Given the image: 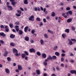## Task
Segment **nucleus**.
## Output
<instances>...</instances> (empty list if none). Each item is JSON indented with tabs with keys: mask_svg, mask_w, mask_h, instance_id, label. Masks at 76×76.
<instances>
[{
	"mask_svg": "<svg viewBox=\"0 0 76 76\" xmlns=\"http://www.w3.org/2000/svg\"><path fill=\"white\" fill-rule=\"evenodd\" d=\"M34 15L31 16L29 18V20H31V21H34Z\"/></svg>",
	"mask_w": 76,
	"mask_h": 76,
	"instance_id": "obj_1",
	"label": "nucleus"
},
{
	"mask_svg": "<svg viewBox=\"0 0 76 76\" xmlns=\"http://www.w3.org/2000/svg\"><path fill=\"white\" fill-rule=\"evenodd\" d=\"M29 51L30 53H35V50L33 48H32L31 49H30Z\"/></svg>",
	"mask_w": 76,
	"mask_h": 76,
	"instance_id": "obj_2",
	"label": "nucleus"
},
{
	"mask_svg": "<svg viewBox=\"0 0 76 76\" xmlns=\"http://www.w3.org/2000/svg\"><path fill=\"white\" fill-rule=\"evenodd\" d=\"M5 72L7 74H9L10 73V70L8 68H6L5 70Z\"/></svg>",
	"mask_w": 76,
	"mask_h": 76,
	"instance_id": "obj_3",
	"label": "nucleus"
},
{
	"mask_svg": "<svg viewBox=\"0 0 76 76\" xmlns=\"http://www.w3.org/2000/svg\"><path fill=\"white\" fill-rule=\"evenodd\" d=\"M7 7L8 8V9L9 10H11V11L13 10V7H12L10 5L9 6H8Z\"/></svg>",
	"mask_w": 76,
	"mask_h": 76,
	"instance_id": "obj_4",
	"label": "nucleus"
},
{
	"mask_svg": "<svg viewBox=\"0 0 76 76\" xmlns=\"http://www.w3.org/2000/svg\"><path fill=\"white\" fill-rule=\"evenodd\" d=\"M10 37L11 39H13V38H14L15 37V35L13 34H11L10 35Z\"/></svg>",
	"mask_w": 76,
	"mask_h": 76,
	"instance_id": "obj_5",
	"label": "nucleus"
},
{
	"mask_svg": "<svg viewBox=\"0 0 76 76\" xmlns=\"http://www.w3.org/2000/svg\"><path fill=\"white\" fill-rule=\"evenodd\" d=\"M12 51L13 53H15V54L18 52V50L15 48L13 49Z\"/></svg>",
	"mask_w": 76,
	"mask_h": 76,
	"instance_id": "obj_6",
	"label": "nucleus"
},
{
	"mask_svg": "<svg viewBox=\"0 0 76 76\" xmlns=\"http://www.w3.org/2000/svg\"><path fill=\"white\" fill-rule=\"evenodd\" d=\"M0 36L5 37V36H6V34H4L3 32H1L0 33Z\"/></svg>",
	"mask_w": 76,
	"mask_h": 76,
	"instance_id": "obj_7",
	"label": "nucleus"
},
{
	"mask_svg": "<svg viewBox=\"0 0 76 76\" xmlns=\"http://www.w3.org/2000/svg\"><path fill=\"white\" fill-rule=\"evenodd\" d=\"M37 8L36 7H35L34 8L35 11H40V9H39V7H37Z\"/></svg>",
	"mask_w": 76,
	"mask_h": 76,
	"instance_id": "obj_8",
	"label": "nucleus"
},
{
	"mask_svg": "<svg viewBox=\"0 0 76 76\" xmlns=\"http://www.w3.org/2000/svg\"><path fill=\"white\" fill-rule=\"evenodd\" d=\"M28 29V26H26V27H25L24 28V31L25 32H27Z\"/></svg>",
	"mask_w": 76,
	"mask_h": 76,
	"instance_id": "obj_9",
	"label": "nucleus"
},
{
	"mask_svg": "<svg viewBox=\"0 0 76 76\" xmlns=\"http://www.w3.org/2000/svg\"><path fill=\"white\" fill-rule=\"evenodd\" d=\"M29 37L28 36H26L25 37V40L26 41H29Z\"/></svg>",
	"mask_w": 76,
	"mask_h": 76,
	"instance_id": "obj_10",
	"label": "nucleus"
},
{
	"mask_svg": "<svg viewBox=\"0 0 76 76\" xmlns=\"http://www.w3.org/2000/svg\"><path fill=\"white\" fill-rule=\"evenodd\" d=\"M18 69L19 70H21L22 69V68L21 66L18 65Z\"/></svg>",
	"mask_w": 76,
	"mask_h": 76,
	"instance_id": "obj_11",
	"label": "nucleus"
},
{
	"mask_svg": "<svg viewBox=\"0 0 76 76\" xmlns=\"http://www.w3.org/2000/svg\"><path fill=\"white\" fill-rule=\"evenodd\" d=\"M42 58H46L47 57V55H46V54L45 53H43L42 54Z\"/></svg>",
	"mask_w": 76,
	"mask_h": 76,
	"instance_id": "obj_12",
	"label": "nucleus"
},
{
	"mask_svg": "<svg viewBox=\"0 0 76 76\" xmlns=\"http://www.w3.org/2000/svg\"><path fill=\"white\" fill-rule=\"evenodd\" d=\"M47 59L48 61L50 60H52V57L51 56H49L47 58Z\"/></svg>",
	"mask_w": 76,
	"mask_h": 76,
	"instance_id": "obj_13",
	"label": "nucleus"
},
{
	"mask_svg": "<svg viewBox=\"0 0 76 76\" xmlns=\"http://www.w3.org/2000/svg\"><path fill=\"white\" fill-rule=\"evenodd\" d=\"M55 54L57 56H60V53L58 52H56L55 53Z\"/></svg>",
	"mask_w": 76,
	"mask_h": 76,
	"instance_id": "obj_14",
	"label": "nucleus"
},
{
	"mask_svg": "<svg viewBox=\"0 0 76 76\" xmlns=\"http://www.w3.org/2000/svg\"><path fill=\"white\" fill-rule=\"evenodd\" d=\"M72 21V19L71 18H69L67 20V22L68 23H69V22H71Z\"/></svg>",
	"mask_w": 76,
	"mask_h": 76,
	"instance_id": "obj_15",
	"label": "nucleus"
},
{
	"mask_svg": "<svg viewBox=\"0 0 76 76\" xmlns=\"http://www.w3.org/2000/svg\"><path fill=\"white\" fill-rule=\"evenodd\" d=\"M22 57L23 58H24L26 57V55L25 54H21Z\"/></svg>",
	"mask_w": 76,
	"mask_h": 76,
	"instance_id": "obj_16",
	"label": "nucleus"
},
{
	"mask_svg": "<svg viewBox=\"0 0 76 76\" xmlns=\"http://www.w3.org/2000/svg\"><path fill=\"white\" fill-rule=\"evenodd\" d=\"M11 2V4L13 6H15L16 4L17 3V2H16L13 1Z\"/></svg>",
	"mask_w": 76,
	"mask_h": 76,
	"instance_id": "obj_17",
	"label": "nucleus"
},
{
	"mask_svg": "<svg viewBox=\"0 0 76 76\" xmlns=\"http://www.w3.org/2000/svg\"><path fill=\"white\" fill-rule=\"evenodd\" d=\"M52 59L53 60H56L57 59V57L56 56H53L52 57Z\"/></svg>",
	"mask_w": 76,
	"mask_h": 76,
	"instance_id": "obj_18",
	"label": "nucleus"
},
{
	"mask_svg": "<svg viewBox=\"0 0 76 76\" xmlns=\"http://www.w3.org/2000/svg\"><path fill=\"white\" fill-rule=\"evenodd\" d=\"M15 56H20V53H18V52L16 53L15 54Z\"/></svg>",
	"mask_w": 76,
	"mask_h": 76,
	"instance_id": "obj_19",
	"label": "nucleus"
},
{
	"mask_svg": "<svg viewBox=\"0 0 76 76\" xmlns=\"http://www.w3.org/2000/svg\"><path fill=\"white\" fill-rule=\"evenodd\" d=\"M62 36L63 38H65V37H66V34H64L62 35Z\"/></svg>",
	"mask_w": 76,
	"mask_h": 76,
	"instance_id": "obj_20",
	"label": "nucleus"
},
{
	"mask_svg": "<svg viewBox=\"0 0 76 76\" xmlns=\"http://www.w3.org/2000/svg\"><path fill=\"white\" fill-rule=\"evenodd\" d=\"M19 34L20 35H22L23 34V31L21 30H19Z\"/></svg>",
	"mask_w": 76,
	"mask_h": 76,
	"instance_id": "obj_21",
	"label": "nucleus"
},
{
	"mask_svg": "<svg viewBox=\"0 0 76 76\" xmlns=\"http://www.w3.org/2000/svg\"><path fill=\"white\" fill-rule=\"evenodd\" d=\"M7 54H8V52H7V51H6L4 54V56H5V57H6V56H7Z\"/></svg>",
	"mask_w": 76,
	"mask_h": 76,
	"instance_id": "obj_22",
	"label": "nucleus"
},
{
	"mask_svg": "<svg viewBox=\"0 0 76 76\" xmlns=\"http://www.w3.org/2000/svg\"><path fill=\"white\" fill-rule=\"evenodd\" d=\"M37 75H40V71L37 70L36 71Z\"/></svg>",
	"mask_w": 76,
	"mask_h": 76,
	"instance_id": "obj_23",
	"label": "nucleus"
},
{
	"mask_svg": "<svg viewBox=\"0 0 76 76\" xmlns=\"http://www.w3.org/2000/svg\"><path fill=\"white\" fill-rule=\"evenodd\" d=\"M9 26L10 28H12L14 26V25L13 24H9Z\"/></svg>",
	"mask_w": 76,
	"mask_h": 76,
	"instance_id": "obj_24",
	"label": "nucleus"
},
{
	"mask_svg": "<svg viewBox=\"0 0 76 76\" xmlns=\"http://www.w3.org/2000/svg\"><path fill=\"white\" fill-rule=\"evenodd\" d=\"M53 17H54L56 15V14H55V12H52V14L51 15Z\"/></svg>",
	"mask_w": 76,
	"mask_h": 76,
	"instance_id": "obj_25",
	"label": "nucleus"
},
{
	"mask_svg": "<svg viewBox=\"0 0 76 76\" xmlns=\"http://www.w3.org/2000/svg\"><path fill=\"white\" fill-rule=\"evenodd\" d=\"M65 32H67V33H69V29H66L65 30Z\"/></svg>",
	"mask_w": 76,
	"mask_h": 76,
	"instance_id": "obj_26",
	"label": "nucleus"
},
{
	"mask_svg": "<svg viewBox=\"0 0 76 76\" xmlns=\"http://www.w3.org/2000/svg\"><path fill=\"white\" fill-rule=\"evenodd\" d=\"M40 42H41L40 43L41 45H44V41L42 39H41Z\"/></svg>",
	"mask_w": 76,
	"mask_h": 76,
	"instance_id": "obj_27",
	"label": "nucleus"
},
{
	"mask_svg": "<svg viewBox=\"0 0 76 76\" xmlns=\"http://www.w3.org/2000/svg\"><path fill=\"white\" fill-rule=\"evenodd\" d=\"M24 3L26 4H28V0H24Z\"/></svg>",
	"mask_w": 76,
	"mask_h": 76,
	"instance_id": "obj_28",
	"label": "nucleus"
},
{
	"mask_svg": "<svg viewBox=\"0 0 76 76\" xmlns=\"http://www.w3.org/2000/svg\"><path fill=\"white\" fill-rule=\"evenodd\" d=\"M24 53L26 55V56H29V53L26 51H24Z\"/></svg>",
	"mask_w": 76,
	"mask_h": 76,
	"instance_id": "obj_29",
	"label": "nucleus"
},
{
	"mask_svg": "<svg viewBox=\"0 0 76 76\" xmlns=\"http://www.w3.org/2000/svg\"><path fill=\"white\" fill-rule=\"evenodd\" d=\"M75 70H71L70 71V73L72 74H74L75 73Z\"/></svg>",
	"mask_w": 76,
	"mask_h": 76,
	"instance_id": "obj_30",
	"label": "nucleus"
},
{
	"mask_svg": "<svg viewBox=\"0 0 76 76\" xmlns=\"http://www.w3.org/2000/svg\"><path fill=\"white\" fill-rule=\"evenodd\" d=\"M37 54L38 56H40L41 55V53L39 52H37Z\"/></svg>",
	"mask_w": 76,
	"mask_h": 76,
	"instance_id": "obj_31",
	"label": "nucleus"
},
{
	"mask_svg": "<svg viewBox=\"0 0 76 76\" xmlns=\"http://www.w3.org/2000/svg\"><path fill=\"white\" fill-rule=\"evenodd\" d=\"M72 41H74V42H76V40L75 39H71Z\"/></svg>",
	"mask_w": 76,
	"mask_h": 76,
	"instance_id": "obj_32",
	"label": "nucleus"
},
{
	"mask_svg": "<svg viewBox=\"0 0 76 76\" xmlns=\"http://www.w3.org/2000/svg\"><path fill=\"white\" fill-rule=\"evenodd\" d=\"M17 12L18 13H19L20 15L21 14V13H22V11H20V10H18Z\"/></svg>",
	"mask_w": 76,
	"mask_h": 76,
	"instance_id": "obj_33",
	"label": "nucleus"
},
{
	"mask_svg": "<svg viewBox=\"0 0 76 76\" xmlns=\"http://www.w3.org/2000/svg\"><path fill=\"white\" fill-rule=\"evenodd\" d=\"M48 32H49V33H50V34H53V31L50 30H48Z\"/></svg>",
	"mask_w": 76,
	"mask_h": 76,
	"instance_id": "obj_34",
	"label": "nucleus"
},
{
	"mask_svg": "<svg viewBox=\"0 0 76 76\" xmlns=\"http://www.w3.org/2000/svg\"><path fill=\"white\" fill-rule=\"evenodd\" d=\"M36 20H37V21H39L41 20V19H40V18H39L37 17L36 18Z\"/></svg>",
	"mask_w": 76,
	"mask_h": 76,
	"instance_id": "obj_35",
	"label": "nucleus"
},
{
	"mask_svg": "<svg viewBox=\"0 0 76 76\" xmlns=\"http://www.w3.org/2000/svg\"><path fill=\"white\" fill-rule=\"evenodd\" d=\"M57 46H54V48H53V50H54V51H56V50H57Z\"/></svg>",
	"mask_w": 76,
	"mask_h": 76,
	"instance_id": "obj_36",
	"label": "nucleus"
},
{
	"mask_svg": "<svg viewBox=\"0 0 76 76\" xmlns=\"http://www.w3.org/2000/svg\"><path fill=\"white\" fill-rule=\"evenodd\" d=\"M10 45L11 46H12V47H14L15 45V44L13 42L11 43H10Z\"/></svg>",
	"mask_w": 76,
	"mask_h": 76,
	"instance_id": "obj_37",
	"label": "nucleus"
},
{
	"mask_svg": "<svg viewBox=\"0 0 76 76\" xmlns=\"http://www.w3.org/2000/svg\"><path fill=\"white\" fill-rule=\"evenodd\" d=\"M7 60L8 61H11V58L9 57H8L7 58Z\"/></svg>",
	"mask_w": 76,
	"mask_h": 76,
	"instance_id": "obj_38",
	"label": "nucleus"
},
{
	"mask_svg": "<svg viewBox=\"0 0 76 76\" xmlns=\"http://www.w3.org/2000/svg\"><path fill=\"white\" fill-rule=\"evenodd\" d=\"M69 44L70 45H71L73 44V42H72V41H70L69 42Z\"/></svg>",
	"mask_w": 76,
	"mask_h": 76,
	"instance_id": "obj_39",
	"label": "nucleus"
},
{
	"mask_svg": "<svg viewBox=\"0 0 76 76\" xmlns=\"http://www.w3.org/2000/svg\"><path fill=\"white\" fill-rule=\"evenodd\" d=\"M71 28L73 31H75V30L76 29V28H75V27L74 26H72Z\"/></svg>",
	"mask_w": 76,
	"mask_h": 76,
	"instance_id": "obj_40",
	"label": "nucleus"
},
{
	"mask_svg": "<svg viewBox=\"0 0 76 76\" xmlns=\"http://www.w3.org/2000/svg\"><path fill=\"white\" fill-rule=\"evenodd\" d=\"M73 13L72 12V11H68V13L70 15H72V13Z\"/></svg>",
	"mask_w": 76,
	"mask_h": 76,
	"instance_id": "obj_41",
	"label": "nucleus"
},
{
	"mask_svg": "<svg viewBox=\"0 0 76 76\" xmlns=\"http://www.w3.org/2000/svg\"><path fill=\"white\" fill-rule=\"evenodd\" d=\"M35 32V31L34 30H33L31 31V33L32 34H34Z\"/></svg>",
	"mask_w": 76,
	"mask_h": 76,
	"instance_id": "obj_42",
	"label": "nucleus"
},
{
	"mask_svg": "<svg viewBox=\"0 0 76 76\" xmlns=\"http://www.w3.org/2000/svg\"><path fill=\"white\" fill-rule=\"evenodd\" d=\"M43 64H44V66H47V63L46 62H43Z\"/></svg>",
	"mask_w": 76,
	"mask_h": 76,
	"instance_id": "obj_43",
	"label": "nucleus"
},
{
	"mask_svg": "<svg viewBox=\"0 0 76 76\" xmlns=\"http://www.w3.org/2000/svg\"><path fill=\"white\" fill-rule=\"evenodd\" d=\"M19 29H20L19 28H15V30H16L17 32H18V31H20V30H19Z\"/></svg>",
	"mask_w": 76,
	"mask_h": 76,
	"instance_id": "obj_44",
	"label": "nucleus"
},
{
	"mask_svg": "<svg viewBox=\"0 0 76 76\" xmlns=\"http://www.w3.org/2000/svg\"><path fill=\"white\" fill-rule=\"evenodd\" d=\"M66 10H70V8L69 7H67L66 8Z\"/></svg>",
	"mask_w": 76,
	"mask_h": 76,
	"instance_id": "obj_45",
	"label": "nucleus"
},
{
	"mask_svg": "<svg viewBox=\"0 0 76 76\" xmlns=\"http://www.w3.org/2000/svg\"><path fill=\"white\" fill-rule=\"evenodd\" d=\"M44 37L46 38H48V36H47V34H44Z\"/></svg>",
	"mask_w": 76,
	"mask_h": 76,
	"instance_id": "obj_46",
	"label": "nucleus"
},
{
	"mask_svg": "<svg viewBox=\"0 0 76 76\" xmlns=\"http://www.w3.org/2000/svg\"><path fill=\"white\" fill-rule=\"evenodd\" d=\"M16 16H18V17H19V16H20L21 15L20 14H16Z\"/></svg>",
	"mask_w": 76,
	"mask_h": 76,
	"instance_id": "obj_47",
	"label": "nucleus"
},
{
	"mask_svg": "<svg viewBox=\"0 0 76 76\" xmlns=\"http://www.w3.org/2000/svg\"><path fill=\"white\" fill-rule=\"evenodd\" d=\"M0 42L2 44H4V41L2 40H0Z\"/></svg>",
	"mask_w": 76,
	"mask_h": 76,
	"instance_id": "obj_48",
	"label": "nucleus"
},
{
	"mask_svg": "<svg viewBox=\"0 0 76 76\" xmlns=\"http://www.w3.org/2000/svg\"><path fill=\"white\" fill-rule=\"evenodd\" d=\"M9 4H10V3H9V2H7V7H8V6H9Z\"/></svg>",
	"mask_w": 76,
	"mask_h": 76,
	"instance_id": "obj_49",
	"label": "nucleus"
},
{
	"mask_svg": "<svg viewBox=\"0 0 76 76\" xmlns=\"http://www.w3.org/2000/svg\"><path fill=\"white\" fill-rule=\"evenodd\" d=\"M5 31H6V32H9V28H6L5 29Z\"/></svg>",
	"mask_w": 76,
	"mask_h": 76,
	"instance_id": "obj_50",
	"label": "nucleus"
},
{
	"mask_svg": "<svg viewBox=\"0 0 76 76\" xmlns=\"http://www.w3.org/2000/svg\"><path fill=\"white\" fill-rule=\"evenodd\" d=\"M43 22L44 23H46V19L45 18H44L43 19Z\"/></svg>",
	"mask_w": 76,
	"mask_h": 76,
	"instance_id": "obj_51",
	"label": "nucleus"
},
{
	"mask_svg": "<svg viewBox=\"0 0 76 76\" xmlns=\"http://www.w3.org/2000/svg\"><path fill=\"white\" fill-rule=\"evenodd\" d=\"M0 27L1 28H3V29L4 28V26L3 25H1V26Z\"/></svg>",
	"mask_w": 76,
	"mask_h": 76,
	"instance_id": "obj_52",
	"label": "nucleus"
},
{
	"mask_svg": "<svg viewBox=\"0 0 76 76\" xmlns=\"http://www.w3.org/2000/svg\"><path fill=\"white\" fill-rule=\"evenodd\" d=\"M61 56L62 57H64V56H65V54L64 53H62L61 54Z\"/></svg>",
	"mask_w": 76,
	"mask_h": 76,
	"instance_id": "obj_53",
	"label": "nucleus"
},
{
	"mask_svg": "<svg viewBox=\"0 0 76 76\" xmlns=\"http://www.w3.org/2000/svg\"><path fill=\"white\" fill-rule=\"evenodd\" d=\"M20 9L21 11H22L23 12L24 11V10H23V8H22L20 7Z\"/></svg>",
	"mask_w": 76,
	"mask_h": 76,
	"instance_id": "obj_54",
	"label": "nucleus"
},
{
	"mask_svg": "<svg viewBox=\"0 0 76 76\" xmlns=\"http://www.w3.org/2000/svg\"><path fill=\"white\" fill-rule=\"evenodd\" d=\"M47 19H48V20L50 19V17L48 16L46 17Z\"/></svg>",
	"mask_w": 76,
	"mask_h": 76,
	"instance_id": "obj_55",
	"label": "nucleus"
},
{
	"mask_svg": "<svg viewBox=\"0 0 76 76\" xmlns=\"http://www.w3.org/2000/svg\"><path fill=\"white\" fill-rule=\"evenodd\" d=\"M51 76H57V75H56L55 74L53 73L52 74Z\"/></svg>",
	"mask_w": 76,
	"mask_h": 76,
	"instance_id": "obj_56",
	"label": "nucleus"
},
{
	"mask_svg": "<svg viewBox=\"0 0 76 76\" xmlns=\"http://www.w3.org/2000/svg\"><path fill=\"white\" fill-rule=\"evenodd\" d=\"M15 72H17V73H19V69H16L15 70Z\"/></svg>",
	"mask_w": 76,
	"mask_h": 76,
	"instance_id": "obj_57",
	"label": "nucleus"
},
{
	"mask_svg": "<svg viewBox=\"0 0 76 76\" xmlns=\"http://www.w3.org/2000/svg\"><path fill=\"white\" fill-rule=\"evenodd\" d=\"M39 25L40 26H42L43 25V23H42V22H41L40 24H39Z\"/></svg>",
	"mask_w": 76,
	"mask_h": 76,
	"instance_id": "obj_58",
	"label": "nucleus"
},
{
	"mask_svg": "<svg viewBox=\"0 0 76 76\" xmlns=\"http://www.w3.org/2000/svg\"><path fill=\"white\" fill-rule=\"evenodd\" d=\"M25 60H28V57L27 56H26L25 57Z\"/></svg>",
	"mask_w": 76,
	"mask_h": 76,
	"instance_id": "obj_59",
	"label": "nucleus"
},
{
	"mask_svg": "<svg viewBox=\"0 0 76 76\" xmlns=\"http://www.w3.org/2000/svg\"><path fill=\"white\" fill-rule=\"evenodd\" d=\"M61 61H64V58H63L62 57L61 58Z\"/></svg>",
	"mask_w": 76,
	"mask_h": 76,
	"instance_id": "obj_60",
	"label": "nucleus"
},
{
	"mask_svg": "<svg viewBox=\"0 0 76 76\" xmlns=\"http://www.w3.org/2000/svg\"><path fill=\"white\" fill-rule=\"evenodd\" d=\"M34 40H31L30 42L31 43H34Z\"/></svg>",
	"mask_w": 76,
	"mask_h": 76,
	"instance_id": "obj_61",
	"label": "nucleus"
},
{
	"mask_svg": "<svg viewBox=\"0 0 76 76\" xmlns=\"http://www.w3.org/2000/svg\"><path fill=\"white\" fill-rule=\"evenodd\" d=\"M12 31L13 32H16V30H15V29H13L12 30Z\"/></svg>",
	"mask_w": 76,
	"mask_h": 76,
	"instance_id": "obj_62",
	"label": "nucleus"
},
{
	"mask_svg": "<svg viewBox=\"0 0 76 76\" xmlns=\"http://www.w3.org/2000/svg\"><path fill=\"white\" fill-rule=\"evenodd\" d=\"M13 66H16V64L15 63H13Z\"/></svg>",
	"mask_w": 76,
	"mask_h": 76,
	"instance_id": "obj_63",
	"label": "nucleus"
},
{
	"mask_svg": "<svg viewBox=\"0 0 76 76\" xmlns=\"http://www.w3.org/2000/svg\"><path fill=\"white\" fill-rule=\"evenodd\" d=\"M17 25H19V22H17L15 23Z\"/></svg>",
	"mask_w": 76,
	"mask_h": 76,
	"instance_id": "obj_64",
	"label": "nucleus"
}]
</instances>
